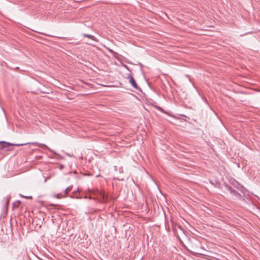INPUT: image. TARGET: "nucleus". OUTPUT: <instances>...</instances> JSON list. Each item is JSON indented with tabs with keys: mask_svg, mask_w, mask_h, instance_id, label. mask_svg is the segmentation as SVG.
I'll use <instances>...</instances> for the list:
<instances>
[{
	"mask_svg": "<svg viewBox=\"0 0 260 260\" xmlns=\"http://www.w3.org/2000/svg\"><path fill=\"white\" fill-rule=\"evenodd\" d=\"M27 144H31L32 145H36L39 146L41 148L46 147V146L45 144H41L38 142H30V143H20V144H13L9 142H7L5 141H0V151L4 150L5 148H9L10 146H21L23 145H26Z\"/></svg>",
	"mask_w": 260,
	"mask_h": 260,
	"instance_id": "f03ea898",
	"label": "nucleus"
},
{
	"mask_svg": "<svg viewBox=\"0 0 260 260\" xmlns=\"http://www.w3.org/2000/svg\"><path fill=\"white\" fill-rule=\"evenodd\" d=\"M72 186H70L68 187L64 191L63 197H66L68 194V192L70 191L72 189Z\"/></svg>",
	"mask_w": 260,
	"mask_h": 260,
	"instance_id": "1a4fd4ad",
	"label": "nucleus"
},
{
	"mask_svg": "<svg viewBox=\"0 0 260 260\" xmlns=\"http://www.w3.org/2000/svg\"><path fill=\"white\" fill-rule=\"evenodd\" d=\"M83 36L84 37H86V38L90 39H91L92 40H94V37L93 36H92V35H88V34H83Z\"/></svg>",
	"mask_w": 260,
	"mask_h": 260,
	"instance_id": "9b49d317",
	"label": "nucleus"
},
{
	"mask_svg": "<svg viewBox=\"0 0 260 260\" xmlns=\"http://www.w3.org/2000/svg\"><path fill=\"white\" fill-rule=\"evenodd\" d=\"M88 199H93V200H94V201H96V200H97V198H92V197H91L90 196H89V197H88Z\"/></svg>",
	"mask_w": 260,
	"mask_h": 260,
	"instance_id": "2eb2a0df",
	"label": "nucleus"
},
{
	"mask_svg": "<svg viewBox=\"0 0 260 260\" xmlns=\"http://www.w3.org/2000/svg\"><path fill=\"white\" fill-rule=\"evenodd\" d=\"M100 211V210H97V209L93 208H89L87 213L89 214H93L95 212H96L97 211Z\"/></svg>",
	"mask_w": 260,
	"mask_h": 260,
	"instance_id": "6e6552de",
	"label": "nucleus"
},
{
	"mask_svg": "<svg viewBox=\"0 0 260 260\" xmlns=\"http://www.w3.org/2000/svg\"><path fill=\"white\" fill-rule=\"evenodd\" d=\"M224 187L225 188V189L229 191V192L231 194L232 192V191H234V189L232 188V186H231L230 185H229V184H224Z\"/></svg>",
	"mask_w": 260,
	"mask_h": 260,
	"instance_id": "0eeeda50",
	"label": "nucleus"
},
{
	"mask_svg": "<svg viewBox=\"0 0 260 260\" xmlns=\"http://www.w3.org/2000/svg\"><path fill=\"white\" fill-rule=\"evenodd\" d=\"M63 195V194H61V193H57V194L55 195V197L58 198V199H60L61 198H63L62 197V196Z\"/></svg>",
	"mask_w": 260,
	"mask_h": 260,
	"instance_id": "ddd939ff",
	"label": "nucleus"
},
{
	"mask_svg": "<svg viewBox=\"0 0 260 260\" xmlns=\"http://www.w3.org/2000/svg\"><path fill=\"white\" fill-rule=\"evenodd\" d=\"M96 190H91V189H87V191L89 192H92V194L94 196H99V194H98V192H96Z\"/></svg>",
	"mask_w": 260,
	"mask_h": 260,
	"instance_id": "f8f14e48",
	"label": "nucleus"
},
{
	"mask_svg": "<svg viewBox=\"0 0 260 260\" xmlns=\"http://www.w3.org/2000/svg\"><path fill=\"white\" fill-rule=\"evenodd\" d=\"M231 194L234 196L235 197H236L237 198H240L241 197V194L239 193H238L235 189H234V191H232V192Z\"/></svg>",
	"mask_w": 260,
	"mask_h": 260,
	"instance_id": "9d476101",
	"label": "nucleus"
},
{
	"mask_svg": "<svg viewBox=\"0 0 260 260\" xmlns=\"http://www.w3.org/2000/svg\"><path fill=\"white\" fill-rule=\"evenodd\" d=\"M108 49V51L111 53L113 52V50L112 49Z\"/></svg>",
	"mask_w": 260,
	"mask_h": 260,
	"instance_id": "dca6fc26",
	"label": "nucleus"
},
{
	"mask_svg": "<svg viewBox=\"0 0 260 260\" xmlns=\"http://www.w3.org/2000/svg\"><path fill=\"white\" fill-rule=\"evenodd\" d=\"M171 226L174 235L181 242V239H185L187 238V232L184 230L180 225H178L176 223L171 220Z\"/></svg>",
	"mask_w": 260,
	"mask_h": 260,
	"instance_id": "f257e3e1",
	"label": "nucleus"
},
{
	"mask_svg": "<svg viewBox=\"0 0 260 260\" xmlns=\"http://www.w3.org/2000/svg\"><path fill=\"white\" fill-rule=\"evenodd\" d=\"M78 190H78V189L76 191V190H75V191H74V193L76 192V191H78Z\"/></svg>",
	"mask_w": 260,
	"mask_h": 260,
	"instance_id": "f3484780",
	"label": "nucleus"
},
{
	"mask_svg": "<svg viewBox=\"0 0 260 260\" xmlns=\"http://www.w3.org/2000/svg\"><path fill=\"white\" fill-rule=\"evenodd\" d=\"M23 197L26 199H32V198L31 196H23Z\"/></svg>",
	"mask_w": 260,
	"mask_h": 260,
	"instance_id": "4468645a",
	"label": "nucleus"
},
{
	"mask_svg": "<svg viewBox=\"0 0 260 260\" xmlns=\"http://www.w3.org/2000/svg\"><path fill=\"white\" fill-rule=\"evenodd\" d=\"M127 78L129 79V82L131 83V85L136 89L139 90L140 89V88L137 84L134 78L131 74H128L127 75Z\"/></svg>",
	"mask_w": 260,
	"mask_h": 260,
	"instance_id": "7ed1b4c3",
	"label": "nucleus"
},
{
	"mask_svg": "<svg viewBox=\"0 0 260 260\" xmlns=\"http://www.w3.org/2000/svg\"><path fill=\"white\" fill-rule=\"evenodd\" d=\"M96 192H98V194H99V196L102 198L101 200H99V199H98L96 200L97 202L98 203H106L107 201V196H106L104 192L102 191H100V190H96Z\"/></svg>",
	"mask_w": 260,
	"mask_h": 260,
	"instance_id": "20e7f679",
	"label": "nucleus"
},
{
	"mask_svg": "<svg viewBox=\"0 0 260 260\" xmlns=\"http://www.w3.org/2000/svg\"><path fill=\"white\" fill-rule=\"evenodd\" d=\"M87 198V196H85V197H84V198H85V199Z\"/></svg>",
	"mask_w": 260,
	"mask_h": 260,
	"instance_id": "a211bd4d",
	"label": "nucleus"
},
{
	"mask_svg": "<svg viewBox=\"0 0 260 260\" xmlns=\"http://www.w3.org/2000/svg\"><path fill=\"white\" fill-rule=\"evenodd\" d=\"M230 182L234 187L236 188L239 190H240L241 191H242L243 187L237 181H235V180H233V181H231Z\"/></svg>",
	"mask_w": 260,
	"mask_h": 260,
	"instance_id": "39448f33",
	"label": "nucleus"
},
{
	"mask_svg": "<svg viewBox=\"0 0 260 260\" xmlns=\"http://www.w3.org/2000/svg\"><path fill=\"white\" fill-rule=\"evenodd\" d=\"M10 199H11V196H8L5 197L3 199V202L5 204V205L6 206V207L7 208H8V207L9 206Z\"/></svg>",
	"mask_w": 260,
	"mask_h": 260,
	"instance_id": "423d86ee",
	"label": "nucleus"
}]
</instances>
